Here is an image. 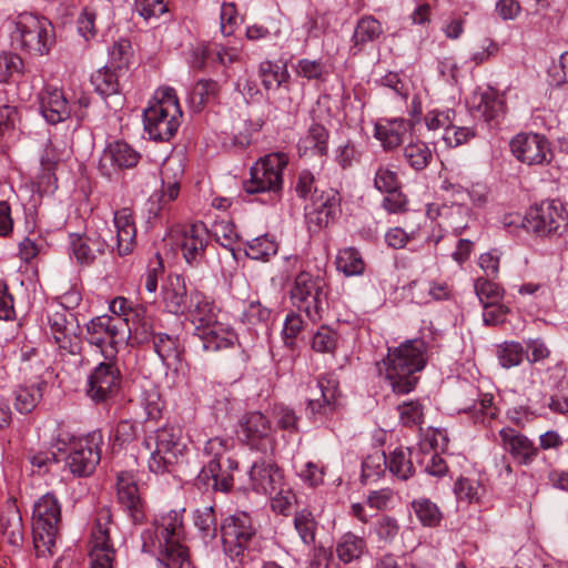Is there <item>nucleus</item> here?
Returning a JSON list of instances; mask_svg holds the SVG:
<instances>
[{
    "label": "nucleus",
    "mask_w": 568,
    "mask_h": 568,
    "mask_svg": "<svg viewBox=\"0 0 568 568\" xmlns=\"http://www.w3.org/2000/svg\"><path fill=\"white\" fill-rule=\"evenodd\" d=\"M182 510L159 515L152 528L142 531V550L156 554L159 568H190L189 550L183 544L185 530Z\"/></svg>",
    "instance_id": "nucleus-1"
},
{
    "label": "nucleus",
    "mask_w": 568,
    "mask_h": 568,
    "mask_svg": "<svg viewBox=\"0 0 568 568\" xmlns=\"http://www.w3.org/2000/svg\"><path fill=\"white\" fill-rule=\"evenodd\" d=\"M427 359L426 343L420 338L408 339L388 349L378 372L395 394L404 395L415 388L418 382L416 373L425 368Z\"/></svg>",
    "instance_id": "nucleus-2"
},
{
    "label": "nucleus",
    "mask_w": 568,
    "mask_h": 568,
    "mask_svg": "<svg viewBox=\"0 0 568 568\" xmlns=\"http://www.w3.org/2000/svg\"><path fill=\"white\" fill-rule=\"evenodd\" d=\"M283 261V272L286 277L298 270L288 291L292 304L305 313L312 322L320 321L327 301V284L324 276L320 271L313 274L304 270L298 255L284 256Z\"/></svg>",
    "instance_id": "nucleus-3"
},
{
    "label": "nucleus",
    "mask_w": 568,
    "mask_h": 568,
    "mask_svg": "<svg viewBox=\"0 0 568 568\" xmlns=\"http://www.w3.org/2000/svg\"><path fill=\"white\" fill-rule=\"evenodd\" d=\"M181 116L182 110L175 90L161 87L143 111L144 130L154 141H169L176 133Z\"/></svg>",
    "instance_id": "nucleus-4"
},
{
    "label": "nucleus",
    "mask_w": 568,
    "mask_h": 568,
    "mask_svg": "<svg viewBox=\"0 0 568 568\" xmlns=\"http://www.w3.org/2000/svg\"><path fill=\"white\" fill-rule=\"evenodd\" d=\"M44 329L60 356L80 354L81 329L73 312L67 311L61 304L48 303Z\"/></svg>",
    "instance_id": "nucleus-5"
},
{
    "label": "nucleus",
    "mask_w": 568,
    "mask_h": 568,
    "mask_svg": "<svg viewBox=\"0 0 568 568\" xmlns=\"http://www.w3.org/2000/svg\"><path fill=\"white\" fill-rule=\"evenodd\" d=\"M11 39L21 50L44 55L54 43V28L47 18L24 12L18 16Z\"/></svg>",
    "instance_id": "nucleus-6"
},
{
    "label": "nucleus",
    "mask_w": 568,
    "mask_h": 568,
    "mask_svg": "<svg viewBox=\"0 0 568 568\" xmlns=\"http://www.w3.org/2000/svg\"><path fill=\"white\" fill-rule=\"evenodd\" d=\"M144 444L151 450L149 469L154 474L170 471L171 467L181 460L185 449L182 429L172 425L158 428L153 435L145 438Z\"/></svg>",
    "instance_id": "nucleus-7"
},
{
    "label": "nucleus",
    "mask_w": 568,
    "mask_h": 568,
    "mask_svg": "<svg viewBox=\"0 0 568 568\" xmlns=\"http://www.w3.org/2000/svg\"><path fill=\"white\" fill-rule=\"evenodd\" d=\"M61 519V505L53 494H45L33 507V542L37 555H52Z\"/></svg>",
    "instance_id": "nucleus-8"
},
{
    "label": "nucleus",
    "mask_w": 568,
    "mask_h": 568,
    "mask_svg": "<svg viewBox=\"0 0 568 568\" xmlns=\"http://www.w3.org/2000/svg\"><path fill=\"white\" fill-rule=\"evenodd\" d=\"M90 103V98L84 92L70 100L61 89L52 85L44 87L39 93V109L49 124L61 123L71 116L79 122L83 121Z\"/></svg>",
    "instance_id": "nucleus-9"
},
{
    "label": "nucleus",
    "mask_w": 568,
    "mask_h": 568,
    "mask_svg": "<svg viewBox=\"0 0 568 568\" xmlns=\"http://www.w3.org/2000/svg\"><path fill=\"white\" fill-rule=\"evenodd\" d=\"M288 163L284 152H273L256 161L250 169V179L244 182L246 193H278L283 186V171Z\"/></svg>",
    "instance_id": "nucleus-10"
},
{
    "label": "nucleus",
    "mask_w": 568,
    "mask_h": 568,
    "mask_svg": "<svg viewBox=\"0 0 568 568\" xmlns=\"http://www.w3.org/2000/svg\"><path fill=\"white\" fill-rule=\"evenodd\" d=\"M306 414L314 420L332 416L339 406L338 381L331 374L321 375L305 385Z\"/></svg>",
    "instance_id": "nucleus-11"
},
{
    "label": "nucleus",
    "mask_w": 568,
    "mask_h": 568,
    "mask_svg": "<svg viewBox=\"0 0 568 568\" xmlns=\"http://www.w3.org/2000/svg\"><path fill=\"white\" fill-rule=\"evenodd\" d=\"M568 223V212L559 200H546L531 206L523 225L538 236L560 235Z\"/></svg>",
    "instance_id": "nucleus-12"
},
{
    "label": "nucleus",
    "mask_w": 568,
    "mask_h": 568,
    "mask_svg": "<svg viewBox=\"0 0 568 568\" xmlns=\"http://www.w3.org/2000/svg\"><path fill=\"white\" fill-rule=\"evenodd\" d=\"M85 338L99 348L104 359H116L120 347L125 345L126 333L115 318L100 315L87 323Z\"/></svg>",
    "instance_id": "nucleus-13"
},
{
    "label": "nucleus",
    "mask_w": 568,
    "mask_h": 568,
    "mask_svg": "<svg viewBox=\"0 0 568 568\" xmlns=\"http://www.w3.org/2000/svg\"><path fill=\"white\" fill-rule=\"evenodd\" d=\"M233 438L215 436L209 438L203 447V455L207 458V462L202 467L200 477L212 479L213 487L224 493L232 488V477L230 474H222L221 459L233 448Z\"/></svg>",
    "instance_id": "nucleus-14"
},
{
    "label": "nucleus",
    "mask_w": 568,
    "mask_h": 568,
    "mask_svg": "<svg viewBox=\"0 0 568 568\" xmlns=\"http://www.w3.org/2000/svg\"><path fill=\"white\" fill-rule=\"evenodd\" d=\"M116 550L111 539L109 510L98 514L90 539V568H114Z\"/></svg>",
    "instance_id": "nucleus-15"
},
{
    "label": "nucleus",
    "mask_w": 568,
    "mask_h": 568,
    "mask_svg": "<svg viewBox=\"0 0 568 568\" xmlns=\"http://www.w3.org/2000/svg\"><path fill=\"white\" fill-rule=\"evenodd\" d=\"M121 372L116 359H105L95 365L87 378V396L94 403H103L116 395L121 386Z\"/></svg>",
    "instance_id": "nucleus-16"
},
{
    "label": "nucleus",
    "mask_w": 568,
    "mask_h": 568,
    "mask_svg": "<svg viewBox=\"0 0 568 568\" xmlns=\"http://www.w3.org/2000/svg\"><path fill=\"white\" fill-rule=\"evenodd\" d=\"M237 438L251 449L273 450L275 435L271 420L261 412H252L242 417L236 428Z\"/></svg>",
    "instance_id": "nucleus-17"
},
{
    "label": "nucleus",
    "mask_w": 568,
    "mask_h": 568,
    "mask_svg": "<svg viewBox=\"0 0 568 568\" xmlns=\"http://www.w3.org/2000/svg\"><path fill=\"white\" fill-rule=\"evenodd\" d=\"M254 535L251 517L240 511L227 516L221 526L223 550L230 558L243 555Z\"/></svg>",
    "instance_id": "nucleus-18"
},
{
    "label": "nucleus",
    "mask_w": 568,
    "mask_h": 568,
    "mask_svg": "<svg viewBox=\"0 0 568 568\" xmlns=\"http://www.w3.org/2000/svg\"><path fill=\"white\" fill-rule=\"evenodd\" d=\"M100 435H91L73 442L64 459L65 467L77 477H85L93 473L101 458Z\"/></svg>",
    "instance_id": "nucleus-19"
},
{
    "label": "nucleus",
    "mask_w": 568,
    "mask_h": 568,
    "mask_svg": "<svg viewBox=\"0 0 568 568\" xmlns=\"http://www.w3.org/2000/svg\"><path fill=\"white\" fill-rule=\"evenodd\" d=\"M305 211L308 230L316 233L333 222L341 213V195L334 189L322 191L312 196Z\"/></svg>",
    "instance_id": "nucleus-20"
},
{
    "label": "nucleus",
    "mask_w": 568,
    "mask_h": 568,
    "mask_svg": "<svg viewBox=\"0 0 568 568\" xmlns=\"http://www.w3.org/2000/svg\"><path fill=\"white\" fill-rule=\"evenodd\" d=\"M511 154L527 165H544L550 161L548 140L537 133H519L509 143Z\"/></svg>",
    "instance_id": "nucleus-21"
},
{
    "label": "nucleus",
    "mask_w": 568,
    "mask_h": 568,
    "mask_svg": "<svg viewBox=\"0 0 568 568\" xmlns=\"http://www.w3.org/2000/svg\"><path fill=\"white\" fill-rule=\"evenodd\" d=\"M473 116L488 126L497 125L505 114V101L493 88L475 91L469 101Z\"/></svg>",
    "instance_id": "nucleus-22"
},
{
    "label": "nucleus",
    "mask_w": 568,
    "mask_h": 568,
    "mask_svg": "<svg viewBox=\"0 0 568 568\" xmlns=\"http://www.w3.org/2000/svg\"><path fill=\"white\" fill-rule=\"evenodd\" d=\"M176 245L187 264H199L209 243V232L203 223H194L174 231Z\"/></svg>",
    "instance_id": "nucleus-23"
},
{
    "label": "nucleus",
    "mask_w": 568,
    "mask_h": 568,
    "mask_svg": "<svg viewBox=\"0 0 568 568\" xmlns=\"http://www.w3.org/2000/svg\"><path fill=\"white\" fill-rule=\"evenodd\" d=\"M426 216L437 220L438 225L456 234H460L468 225L470 209L464 203H430L426 207Z\"/></svg>",
    "instance_id": "nucleus-24"
},
{
    "label": "nucleus",
    "mask_w": 568,
    "mask_h": 568,
    "mask_svg": "<svg viewBox=\"0 0 568 568\" xmlns=\"http://www.w3.org/2000/svg\"><path fill=\"white\" fill-rule=\"evenodd\" d=\"M113 225L115 229V236L112 231L105 227L100 232L105 233L109 231L108 240L115 246L120 256L129 255L133 252L136 237V227L133 219V213L129 207L116 210L113 214Z\"/></svg>",
    "instance_id": "nucleus-25"
},
{
    "label": "nucleus",
    "mask_w": 568,
    "mask_h": 568,
    "mask_svg": "<svg viewBox=\"0 0 568 568\" xmlns=\"http://www.w3.org/2000/svg\"><path fill=\"white\" fill-rule=\"evenodd\" d=\"M284 480L283 470L271 459L261 458L248 470L250 487L257 494L273 495Z\"/></svg>",
    "instance_id": "nucleus-26"
},
{
    "label": "nucleus",
    "mask_w": 568,
    "mask_h": 568,
    "mask_svg": "<svg viewBox=\"0 0 568 568\" xmlns=\"http://www.w3.org/2000/svg\"><path fill=\"white\" fill-rule=\"evenodd\" d=\"M116 495L120 505L125 509L133 523H142L145 518V506L133 473L121 471L118 475Z\"/></svg>",
    "instance_id": "nucleus-27"
},
{
    "label": "nucleus",
    "mask_w": 568,
    "mask_h": 568,
    "mask_svg": "<svg viewBox=\"0 0 568 568\" xmlns=\"http://www.w3.org/2000/svg\"><path fill=\"white\" fill-rule=\"evenodd\" d=\"M500 446L519 465H530L539 454L534 440L515 428L503 427L499 430Z\"/></svg>",
    "instance_id": "nucleus-28"
},
{
    "label": "nucleus",
    "mask_w": 568,
    "mask_h": 568,
    "mask_svg": "<svg viewBox=\"0 0 568 568\" xmlns=\"http://www.w3.org/2000/svg\"><path fill=\"white\" fill-rule=\"evenodd\" d=\"M195 335L200 338L202 348L206 352H220L231 348L235 344L242 345L234 328L220 320L214 321L205 328H201Z\"/></svg>",
    "instance_id": "nucleus-29"
},
{
    "label": "nucleus",
    "mask_w": 568,
    "mask_h": 568,
    "mask_svg": "<svg viewBox=\"0 0 568 568\" xmlns=\"http://www.w3.org/2000/svg\"><path fill=\"white\" fill-rule=\"evenodd\" d=\"M139 158V153L128 143L115 141L109 143L103 150L99 161V169L103 175L111 176L119 169L134 166Z\"/></svg>",
    "instance_id": "nucleus-30"
},
{
    "label": "nucleus",
    "mask_w": 568,
    "mask_h": 568,
    "mask_svg": "<svg viewBox=\"0 0 568 568\" xmlns=\"http://www.w3.org/2000/svg\"><path fill=\"white\" fill-rule=\"evenodd\" d=\"M109 233V231L105 233L99 232L97 236L71 234V256L74 257L80 265L92 264L98 254H102L106 247L112 246L106 236Z\"/></svg>",
    "instance_id": "nucleus-31"
},
{
    "label": "nucleus",
    "mask_w": 568,
    "mask_h": 568,
    "mask_svg": "<svg viewBox=\"0 0 568 568\" xmlns=\"http://www.w3.org/2000/svg\"><path fill=\"white\" fill-rule=\"evenodd\" d=\"M161 303L164 310L173 315H184L190 303L185 278L180 274H170L162 285Z\"/></svg>",
    "instance_id": "nucleus-32"
},
{
    "label": "nucleus",
    "mask_w": 568,
    "mask_h": 568,
    "mask_svg": "<svg viewBox=\"0 0 568 568\" xmlns=\"http://www.w3.org/2000/svg\"><path fill=\"white\" fill-rule=\"evenodd\" d=\"M219 310L213 301L200 291L190 292V303L184 315L194 326V334L219 320Z\"/></svg>",
    "instance_id": "nucleus-33"
},
{
    "label": "nucleus",
    "mask_w": 568,
    "mask_h": 568,
    "mask_svg": "<svg viewBox=\"0 0 568 568\" xmlns=\"http://www.w3.org/2000/svg\"><path fill=\"white\" fill-rule=\"evenodd\" d=\"M410 128V123L403 118L384 119L375 124L374 136L385 150H394L403 143Z\"/></svg>",
    "instance_id": "nucleus-34"
},
{
    "label": "nucleus",
    "mask_w": 568,
    "mask_h": 568,
    "mask_svg": "<svg viewBox=\"0 0 568 568\" xmlns=\"http://www.w3.org/2000/svg\"><path fill=\"white\" fill-rule=\"evenodd\" d=\"M412 295L419 304L448 301L453 297V286L443 278L416 281L412 283Z\"/></svg>",
    "instance_id": "nucleus-35"
},
{
    "label": "nucleus",
    "mask_w": 568,
    "mask_h": 568,
    "mask_svg": "<svg viewBox=\"0 0 568 568\" xmlns=\"http://www.w3.org/2000/svg\"><path fill=\"white\" fill-rule=\"evenodd\" d=\"M152 345L154 353L166 368L178 369L184 355V347L178 336L158 333Z\"/></svg>",
    "instance_id": "nucleus-36"
},
{
    "label": "nucleus",
    "mask_w": 568,
    "mask_h": 568,
    "mask_svg": "<svg viewBox=\"0 0 568 568\" xmlns=\"http://www.w3.org/2000/svg\"><path fill=\"white\" fill-rule=\"evenodd\" d=\"M329 133L320 123H312L301 135L297 150L301 156H323L327 154Z\"/></svg>",
    "instance_id": "nucleus-37"
},
{
    "label": "nucleus",
    "mask_w": 568,
    "mask_h": 568,
    "mask_svg": "<svg viewBox=\"0 0 568 568\" xmlns=\"http://www.w3.org/2000/svg\"><path fill=\"white\" fill-rule=\"evenodd\" d=\"M0 531L2 537L12 547H20L23 542V524L19 509L9 504L0 515Z\"/></svg>",
    "instance_id": "nucleus-38"
},
{
    "label": "nucleus",
    "mask_w": 568,
    "mask_h": 568,
    "mask_svg": "<svg viewBox=\"0 0 568 568\" xmlns=\"http://www.w3.org/2000/svg\"><path fill=\"white\" fill-rule=\"evenodd\" d=\"M126 333L125 345L131 341L132 344H146L154 339L153 320L149 316L145 310L139 312V316L134 317L130 324L124 327Z\"/></svg>",
    "instance_id": "nucleus-39"
},
{
    "label": "nucleus",
    "mask_w": 568,
    "mask_h": 568,
    "mask_svg": "<svg viewBox=\"0 0 568 568\" xmlns=\"http://www.w3.org/2000/svg\"><path fill=\"white\" fill-rule=\"evenodd\" d=\"M220 84L212 79H200L189 93V103L194 112H200L207 104L219 99Z\"/></svg>",
    "instance_id": "nucleus-40"
},
{
    "label": "nucleus",
    "mask_w": 568,
    "mask_h": 568,
    "mask_svg": "<svg viewBox=\"0 0 568 568\" xmlns=\"http://www.w3.org/2000/svg\"><path fill=\"white\" fill-rule=\"evenodd\" d=\"M493 400V395L484 394L479 400L463 412L471 419L474 425L491 428L493 422L498 416V408L494 405Z\"/></svg>",
    "instance_id": "nucleus-41"
},
{
    "label": "nucleus",
    "mask_w": 568,
    "mask_h": 568,
    "mask_svg": "<svg viewBox=\"0 0 568 568\" xmlns=\"http://www.w3.org/2000/svg\"><path fill=\"white\" fill-rule=\"evenodd\" d=\"M40 378L30 377L29 384L19 385L14 392V406L21 414L32 412L42 397Z\"/></svg>",
    "instance_id": "nucleus-42"
},
{
    "label": "nucleus",
    "mask_w": 568,
    "mask_h": 568,
    "mask_svg": "<svg viewBox=\"0 0 568 568\" xmlns=\"http://www.w3.org/2000/svg\"><path fill=\"white\" fill-rule=\"evenodd\" d=\"M365 549V540L351 531L343 534L336 541L335 547L338 559L344 564L359 559Z\"/></svg>",
    "instance_id": "nucleus-43"
},
{
    "label": "nucleus",
    "mask_w": 568,
    "mask_h": 568,
    "mask_svg": "<svg viewBox=\"0 0 568 568\" xmlns=\"http://www.w3.org/2000/svg\"><path fill=\"white\" fill-rule=\"evenodd\" d=\"M258 72L262 84L267 91L276 90L290 80L287 68L281 62L263 61L260 64Z\"/></svg>",
    "instance_id": "nucleus-44"
},
{
    "label": "nucleus",
    "mask_w": 568,
    "mask_h": 568,
    "mask_svg": "<svg viewBox=\"0 0 568 568\" xmlns=\"http://www.w3.org/2000/svg\"><path fill=\"white\" fill-rule=\"evenodd\" d=\"M382 23L373 16L362 17L355 27L353 42L356 47H364L376 41L383 34Z\"/></svg>",
    "instance_id": "nucleus-45"
},
{
    "label": "nucleus",
    "mask_w": 568,
    "mask_h": 568,
    "mask_svg": "<svg viewBox=\"0 0 568 568\" xmlns=\"http://www.w3.org/2000/svg\"><path fill=\"white\" fill-rule=\"evenodd\" d=\"M416 449L396 448L387 458V468L400 480H407L413 475L412 456Z\"/></svg>",
    "instance_id": "nucleus-46"
},
{
    "label": "nucleus",
    "mask_w": 568,
    "mask_h": 568,
    "mask_svg": "<svg viewBox=\"0 0 568 568\" xmlns=\"http://www.w3.org/2000/svg\"><path fill=\"white\" fill-rule=\"evenodd\" d=\"M294 70L297 77L308 81L324 82L331 74V67L322 59H300Z\"/></svg>",
    "instance_id": "nucleus-47"
},
{
    "label": "nucleus",
    "mask_w": 568,
    "mask_h": 568,
    "mask_svg": "<svg viewBox=\"0 0 568 568\" xmlns=\"http://www.w3.org/2000/svg\"><path fill=\"white\" fill-rule=\"evenodd\" d=\"M404 158L412 169L422 171L432 162L433 151L426 142L417 140L404 148Z\"/></svg>",
    "instance_id": "nucleus-48"
},
{
    "label": "nucleus",
    "mask_w": 568,
    "mask_h": 568,
    "mask_svg": "<svg viewBox=\"0 0 568 568\" xmlns=\"http://www.w3.org/2000/svg\"><path fill=\"white\" fill-rule=\"evenodd\" d=\"M139 405L144 410L146 419H158L164 406L159 388L151 383L144 385L140 390Z\"/></svg>",
    "instance_id": "nucleus-49"
},
{
    "label": "nucleus",
    "mask_w": 568,
    "mask_h": 568,
    "mask_svg": "<svg viewBox=\"0 0 568 568\" xmlns=\"http://www.w3.org/2000/svg\"><path fill=\"white\" fill-rule=\"evenodd\" d=\"M336 267L345 276H358L363 274L365 263L356 248L345 247L337 253Z\"/></svg>",
    "instance_id": "nucleus-50"
},
{
    "label": "nucleus",
    "mask_w": 568,
    "mask_h": 568,
    "mask_svg": "<svg viewBox=\"0 0 568 568\" xmlns=\"http://www.w3.org/2000/svg\"><path fill=\"white\" fill-rule=\"evenodd\" d=\"M410 507L418 521L424 527H436L440 524L443 514L439 507L428 498L414 499Z\"/></svg>",
    "instance_id": "nucleus-51"
},
{
    "label": "nucleus",
    "mask_w": 568,
    "mask_h": 568,
    "mask_svg": "<svg viewBox=\"0 0 568 568\" xmlns=\"http://www.w3.org/2000/svg\"><path fill=\"white\" fill-rule=\"evenodd\" d=\"M278 244L270 235L257 236L246 243L245 254L251 260L267 261L277 253Z\"/></svg>",
    "instance_id": "nucleus-52"
},
{
    "label": "nucleus",
    "mask_w": 568,
    "mask_h": 568,
    "mask_svg": "<svg viewBox=\"0 0 568 568\" xmlns=\"http://www.w3.org/2000/svg\"><path fill=\"white\" fill-rule=\"evenodd\" d=\"M515 287L519 295L531 297L539 307L548 308L554 303V293L547 283L527 282Z\"/></svg>",
    "instance_id": "nucleus-53"
},
{
    "label": "nucleus",
    "mask_w": 568,
    "mask_h": 568,
    "mask_svg": "<svg viewBox=\"0 0 568 568\" xmlns=\"http://www.w3.org/2000/svg\"><path fill=\"white\" fill-rule=\"evenodd\" d=\"M141 310V306L123 296H116L109 303L110 316L115 318L122 327H126L134 317L139 316Z\"/></svg>",
    "instance_id": "nucleus-54"
},
{
    "label": "nucleus",
    "mask_w": 568,
    "mask_h": 568,
    "mask_svg": "<svg viewBox=\"0 0 568 568\" xmlns=\"http://www.w3.org/2000/svg\"><path fill=\"white\" fill-rule=\"evenodd\" d=\"M294 528L304 545L312 546L315 542L317 521L310 510L302 509L295 514Z\"/></svg>",
    "instance_id": "nucleus-55"
},
{
    "label": "nucleus",
    "mask_w": 568,
    "mask_h": 568,
    "mask_svg": "<svg viewBox=\"0 0 568 568\" xmlns=\"http://www.w3.org/2000/svg\"><path fill=\"white\" fill-rule=\"evenodd\" d=\"M387 468V457L384 452L374 449L362 463V477L365 481H374Z\"/></svg>",
    "instance_id": "nucleus-56"
},
{
    "label": "nucleus",
    "mask_w": 568,
    "mask_h": 568,
    "mask_svg": "<svg viewBox=\"0 0 568 568\" xmlns=\"http://www.w3.org/2000/svg\"><path fill=\"white\" fill-rule=\"evenodd\" d=\"M474 290L481 305L498 303L504 300V288L488 278H477L474 283Z\"/></svg>",
    "instance_id": "nucleus-57"
},
{
    "label": "nucleus",
    "mask_w": 568,
    "mask_h": 568,
    "mask_svg": "<svg viewBox=\"0 0 568 568\" xmlns=\"http://www.w3.org/2000/svg\"><path fill=\"white\" fill-rule=\"evenodd\" d=\"M214 54L216 61L223 67H230L244 61L243 45L239 41L229 40L225 43L214 44Z\"/></svg>",
    "instance_id": "nucleus-58"
},
{
    "label": "nucleus",
    "mask_w": 568,
    "mask_h": 568,
    "mask_svg": "<svg viewBox=\"0 0 568 568\" xmlns=\"http://www.w3.org/2000/svg\"><path fill=\"white\" fill-rule=\"evenodd\" d=\"M194 525L199 529L204 541H210L216 536L215 516L213 507L205 506L194 511Z\"/></svg>",
    "instance_id": "nucleus-59"
},
{
    "label": "nucleus",
    "mask_w": 568,
    "mask_h": 568,
    "mask_svg": "<svg viewBox=\"0 0 568 568\" xmlns=\"http://www.w3.org/2000/svg\"><path fill=\"white\" fill-rule=\"evenodd\" d=\"M91 83L95 92L102 97H108L119 91V83L114 72L106 68L97 70L91 75Z\"/></svg>",
    "instance_id": "nucleus-60"
},
{
    "label": "nucleus",
    "mask_w": 568,
    "mask_h": 568,
    "mask_svg": "<svg viewBox=\"0 0 568 568\" xmlns=\"http://www.w3.org/2000/svg\"><path fill=\"white\" fill-rule=\"evenodd\" d=\"M525 356V349L519 342H505L498 348V362L504 368L518 366Z\"/></svg>",
    "instance_id": "nucleus-61"
},
{
    "label": "nucleus",
    "mask_w": 568,
    "mask_h": 568,
    "mask_svg": "<svg viewBox=\"0 0 568 568\" xmlns=\"http://www.w3.org/2000/svg\"><path fill=\"white\" fill-rule=\"evenodd\" d=\"M454 121L455 111L450 108L433 109L424 115V123L428 131L446 132Z\"/></svg>",
    "instance_id": "nucleus-62"
},
{
    "label": "nucleus",
    "mask_w": 568,
    "mask_h": 568,
    "mask_svg": "<svg viewBox=\"0 0 568 568\" xmlns=\"http://www.w3.org/2000/svg\"><path fill=\"white\" fill-rule=\"evenodd\" d=\"M23 73L22 59L12 52L0 53V82L4 83Z\"/></svg>",
    "instance_id": "nucleus-63"
},
{
    "label": "nucleus",
    "mask_w": 568,
    "mask_h": 568,
    "mask_svg": "<svg viewBox=\"0 0 568 568\" xmlns=\"http://www.w3.org/2000/svg\"><path fill=\"white\" fill-rule=\"evenodd\" d=\"M20 371L30 377L41 378L44 371V364L41 359L40 352L34 347H28L21 351Z\"/></svg>",
    "instance_id": "nucleus-64"
}]
</instances>
